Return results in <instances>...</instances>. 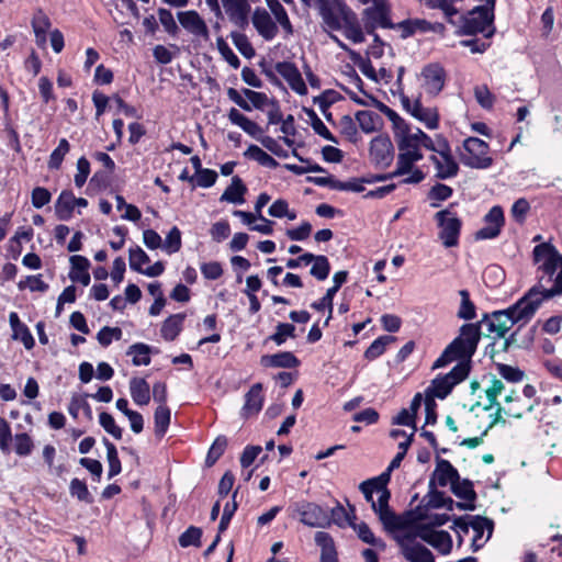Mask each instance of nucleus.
<instances>
[{"instance_id":"1","label":"nucleus","mask_w":562,"mask_h":562,"mask_svg":"<svg viewBox=\"0 0 562 562\" xmlns=\"http://www.w3.org/2000/svg\"><path fill=\"white\" fill-rule=\"evenodd\" d=\"M533 260L539 263L538 283L507 310L484 314L479 325H485L490 334L504 338L515 324L528 323L544 300L562 295V255L542 243L533 248Z\"/></svg>"},{"instance_id":"2","label":"nucleus","mask_w":562,"mask_h":562,"mask_svg":"<svg viewBox=\"0 0 562 562\" xmlns=\"http://www.w3.org/2000/svg\"><path fill=\"white\" fill-rule=\"evenodd\" d=\"M318 13L325 32L344 31L353 43L364 42L357 14L341 0H318Z\"/></svg>"},{"instance_id":"3","label":"nucleus","mask_w":562,"mask_h":562,"mask_svg":"<svg viewBox=\"0 0 562 562\" xmlns=\"http://www.w3.org/2000/svg\"><path fill=\"white\" fill-rule=\"evenodd\" d=\"M480 325L479 324H464L460 328V334L449 345V351L459 362H467L470 364L472 356L475 353L477 344L480 341Z\"/></svg>"},{"instance_id":"4","label":"nucleus","mask_w":562,"mask_h":562,"mask_svg":"<svg viewBox=\"0 0 562 562\" xmlns=\"http://www.w3.org/2000/svg\"><path fill=\"white\" fill-rule=\"evenodd\" d=\"M471 367L467 362H459L452 370L443 375L432 380L431 385L426 390V395L443 400L452 391L453 386L463 381L470 372Z\"/></svg>"},{"instance_id":"5","label":"nucleus","mask_w":562,"mask_h":562,"mask_svg":"<svg viewBox=\"0 0 562 562\" xmlns=\"http://www.w3.org/2000/svg\"><path fill=\"white\" fill-rule=\"evenodd\" d=\"M452 204L435 214L439 227V239L446 248L456 247L459 244V236L462 227L461 220L451 211Z\"/></svg>"},{"instance_id":"6","label":"nucleus","mask_w":562,"mask_h":562,"mask_svg":"<svg viewBox=\"0 0 562 562\" xmlns=\"http://www.w3.org/2000/svg\"><path fill=\"white\" fill-rule=\"evenodd\" d=\"M378 502H372V509L379 516L380 521L383 524L385 530L396 531L404 530L408 526V521L396 515L389 506L391 492L387 488L378 490Z\"/></svg>"},{"instance_id":"7","label":"nucleus","mask_w":562,"mask_h":562,"mask_svg":"<svg viewBox=\"0 0 562 562\" xmlns=\"http://www.w3.org/2000/svg\"><path fill=\"white\" fill-rule=\"evenodd\" d=\"M465 154L461 160L463 165L475 168L486 169L493 165V158L488 156V144L477 137H468L463 142Z\"/></svg>"},{"instance_id":"8","label":"nucleus","mask_w":562,"mask_h":562,"mask_svg":"<svg viewBox=\"0 0 562 562\" xmlns=\"http://www.w3.org/2000/svg\"><path fill=\"white\" fill-rule=\"evenodd\" d=\"M373 5L363 10L364 30L368 34H373L376 27L395 29V23L390 19V7L386 0H375Z\"/></svg>"},{"instance_id":"9","label":"nucleus","mask_w":562,"mask_h":562,"mask_svg":"<svg viewBox=\"0 0 562 562\" xmlns=\"http://www.w3.org/2000/svg\"><path fill=\"white\" fill-rule=\"evenodd\" d=\"M293 512L300 521L308 527L325 528L330 525L329 513L315 503L297 502L293 506Z\"/></svg>"},{"instance_id":"10","label":"nucleus","mask_w":562,"mask_h":562,"mask_svg":"<svg viewBox=\"0 0 562 562\" xmlns=\"http://www.w3.org/2000/svg\"><path fill=\"white\" fill-rule=\"evenodd\" d=\"M454 525L460 531L464 533L469 531V528H472L474 532L471 544L473 551H477L484 546L485 541L482 540L484 530L488 529L487 539L491 537L493 530L492 520L482 516L459 517L454 520Z\"/></svg>"},{"instance_id":"11","label":"nucleus","mask_w":562,"mask_h":562,"mask_svg":"<svg viewBox=\"0 0 562 562\" xmlns=\"http://www.w3.org/2000/svg\"><path fill=\"white\" fill-rule=\"evenodd\" d=\"M493 22V14L484 5L475 7L460 18V34L474 35L482 33Z\"/></svg>"},{"instance_id":"12","label":"nucleus","mask_w":562,"mask_h":562,"mask_svg":"<svg viewBox=\"0 0 562 562\" xmlns=\"http://www.w3.org/2000/svg\"><path fill=\"white\" fill-rule=\"evenodd\" d=\"M221 10L227 15L229 22L240 30L249 25L251 5L249 0H220Z\"/></svg>"},{"instance_id":"13","label":"nucleus","mask_w":562,"mask_h":562,"mask_svg":"<svg viewBox=\"0 0 562 562\" xmlns=\"http://www.w3.org/2000/svg\"><path fill=\"white\" fill-rule=\"evenodd\" d=\"M369 156L375 167L386 168L394 158V147L389 136L378 135L370 143Z\"/></svg>"},{"instance_id":"14","label":"nucleus","mask_w":562,"mask_h":562,"mask_svg":"<svg viewBox=\"0 0 562 562\" xmlns=\"http://www.w3.org/2000/svg\"><path fill=\"white\" fill-rule=\"evenodd\" d=\"M415 533L407 532L397 537V542L402 549L404 558L409 562H435V558L429 549L420 543H415Z\"/></svg>"},{"instance_id":"15","label":"nucleus","mask_w":562,"mask_h":562,"mask_svg":"<svg viewBox=\"0 0 562 562\" xmlns=\"http://www.w3.org/2000/svg\"><path fill=\"white\" fill-rule=\"evenodd\" d=\"M415 537H418L429 543L442 554H447L451 551L452 539L447 531L435 530L429 526H417Z\"/></svg>"},{"instance_id":"16","label":"nucleus","mask_w":562,"mask_h":562,"mask_svg":"<svg viewBox=\"0 0 562 562\" xmlns=\"http://www.w3.org/2000/svg\"><path fill=\"white\" fill-rule=\"evenodd\" d=\"M250 20L255 30L263 40L272 41L278 35L279 27L267 9L255 8Z\"/></svg>"},{"instance_id":"17","label":"nucleus","mask_w":562,"mask_h":562,"mask_svg":"<svg viewBox=\"0 0 562 562\" xmlns=\"http://www.w3.org/2000/svg\"><path fill=\"white\" fill-rule=\"evenodd\" d=\"M180 25L195 37L207 41L209 27L202 16L195 10L180 11L177 13Z\"/></svg>"},{"instance_id":"18","label":"nucleus","mask_w":562,"mask_h":562,"mask_svg":"<svg viewBox=\"0 0 562 562\" xmlns=\"http://www.w3.org/2000/svg\"><path fill=\"white\" fill-rule=\"evenodd\" d=\"M431 161L436 165V177L439 179H448L457 176L459 166L450 154L449 145L443 142L438 156H431Z\"/></svg>"},{"instance_id":"19","label":"nucleus","mask_w":562,"mask_h":562,"mask_svg":"<svg viewBox=\"0 0 562 562\" xmlns=\"http://www.w3.org/2000/svg\"><path fill=\"white\" fill-rule=\"evenodd\" d=\"M422 77L424 79L423 86L427 93L437 95L443 89L446 72L440 65H427L422 71Z\"/></svg>"},{"instance_id":"20","label":"nucleus","mask_w":562,"mask_h":562,"mask_svg":"<svg viewBox=\"0 0 562 562\" xmlns=\"http://www.w3.org/2000/svg\"><path fill=\"white\" fill-rule=\"evenodd\" d=\"M276 70L297 94L305 95L307 93V88L302 75L293 63H278L276 65Z\"/></svg>"},{"instance_id":"21","label":"nucleus","mask_w":562,"mask_h":562,"mask_svg":"<svg viewBox=\"0 0 562 562\" xmlns=\"http://www.w3.org/2000/svg\"><path fill=\"white\" fill-rule=\"evenodd\" d=\"M451 492L460 499L464 502L457 503V507L462 510H473L475 508L474 501L476 499V493L473 488V483L468 480H457L450 486Z\"/></svg>"},{"instance_id":"22","label":"nucleus","mask_w":562,"mask_h":562,"mask_svg":"<svg viewBox=\"0 0 562 562\" xmlns=\"http://www.w3.org/2000/svg\"><path fill=\"white\" fill-rule=\"evenodd\" d=\"M395 29L402 31V38H407L416 34L417 32H436L439 29H443V25L441 23L431 24L430 22L424 19H407L400 23H396Z\"/></svg>"},{"instance_id":"23","label":"nucleus","mask_w":562,"mask_h":562,"mask_svg":"<svg viewBox=\"0 0 562 562\" xmlns=\"http://www.w3.org/2000/svg\"><path fill=\"white\" fill-rule=\"evenodd\" d=\"M430 479H434L435 484L437 483L439 486L445 487L448 484L451 486L454 481L460 479V475L458 470L448 460L437 457L436 469Z\"/></svg>"},{"instance_id":"24","label":"nucleus","mask_w":562,"mask_h":562,"mask_svg":"<svg viewBox=\"0 0 562 562\" xmlns=\"http://www.w3.org/2000/svg\"><path fill=\"white\" fill-rule=\"evenodd\" d=\"M263 404L262 384L256 383L245 395V404L241 409L244 417H249L258 414Z\"/></svg>"},{"instance_id":"25","label":"nucleus","mask_w":562,"mask_h":562,"mask_svg":"<svg viewBox=\"0 0 562 562\" xmlns=\"http://www.w3.org/2000/svg\"><path fill=\"white\" fill-rule=\"evenodd\" d=\"M266 2L270 14L274 18V22L277 25L279 24L281 26L284 33V38L292 36L294 34V27L284 7L279 0H266Z\"/></svg>"},{"instance_id":"26","label":"nucleus","mask_w":562,"mask_h":562,"mask_svg":"<svg viewBox=\"0 0 562 562\" xmlns=\"http://www.w3.org/2000/svg\"><path fill=\"white\" fill-rule=\"evenodd\" d=\"M9 323L12 328V339L20 340L30 350L34 347V338L25 324H23L15 312L9 315Z\"/></svg>"},{"instance_id":"27","label":"nucleus","mask_w":562,"mask_h":562,"mask_svg":"<svg viewBox=\"0 0 562 562\" xmlns=\"http://www.w3.org/2000/svg\"><path fill=\"white\" fill-rule=\"evenodd\" d=\"M69 260L71 263L70 280L87 286L90 283V274L88 272L90 261L80 255H74Z\"/></svg>"},{"instance_id":"28","label":"nucleus","mask_w":562,"mask_h":562,"mask_svg":"<svg viewBox=\"0 0 562 562\" xmlns=\"http://www.w3.org/2000/svg\"><path fill=\"white\" fill-rule=\"evenodd\" d=\"M261 363L271 368L292 369L300 366V360L290 351H282L274 355L261 357Z\"/></svg>"},{"instance_id":"29","label":"nucleus","mask_w":562,"mask_h":562,"mask_svg":"<svg viewBox=\"0 0 562 562\" xmlns=\"http://www.w3.org/2000/svg\"><path fill=\"white\" fill-rule=\"evenodd\" d=\"M412 115L424 123L427 128L435 130L438 127L439 115L437 110L434 108H424L419 98L414 100Z\"/></svg>"},{"instance_id":"30","label":"nucleus","mask_w":562,"mask_h":562,"mask_svg":"<svg viewBox=\"0 0 562 562\" xmlns=\"http://www.w3.org/2000/svg\"><path fill=\"white\" fill-rule=\"evenodd\" d=\"M315 542L321 548V562H338L333 537L325 531L315 533Z\"/></svg>"},{"instance_id":"31","label":"nucleus","mask_w":562,"mask_h":562,"mask_svg":"<svg viewBox=\"0 0 562 562\" xmlns=\"http://www.w3.org/2000/svg\"><path fill=\"white\" fill-rule=\"evenodd\" d=\"M247 188L238 176L232 178V183L225 189L220 198L221 202H229L234 204H241L245 202L244 195Z\"/></svg>"},{"instance_id":"32","label":"nucleus","mask_w":562,"mask_h":562,"mask_svg":"<svg viewBox=\"0 0 562 562\" xmlns=\"http://www.w3.org/2000/svg\"><path fill=\"white\" fill-rule=\"evenodd\" d=\"M184 319V313L170 315L161 325V337L167 341H173L182 330Z\"/></svg>"},{"instance_id":"33","label":"nucleus","mask_w":562,"mask_h":562,"mask_svg":"<svg viewBox=\"0 0 562 562\" xmlns=\"http://www.w3.org/2000/svg\"><path fill=\"white\" fill-rule=\"evenodd\" d=\"M130 392L135 404L144 406L150 402V387L143 378H133L130 381Z\"/></svg>"},{"instance_id":"34","label":"nucleus","mask_w":562,"mask_h":562,"mask_svg":"<svg viewBox=\"0 0 562 562\" xmlns=\"http://www.w3.org/2000/svg\"><path fill=\"white\" fill-rule=\"evenodd\" d=\"M228 119L233 124L239 126L245 133L252 137L257 136L261 132V128L256 122L249 120L235 108L229 110Z\"/></svg>"},{"instance_id":"35","label":"nucleus","mask_w":562,"mask_h":562,"mask_svg":"<svg viewBox=\"0 0 562 562\" xmlns=\"http://www.w3.org/2000/svg\"><path fill=\"white\" fill-rule=\"evenodd\" d=\"M74 201L71 191H63L55 203V214L60 221H68L72 216Z\"/></svg>"},{"instance_id":"36","label":"nucleus","mask_w":562,"mask_h":562,"mask_svg":"<svg viewBox=\"0 0 562 562\" xmlns=\"http://www.w3.org/2000/svg\"><path fill=\"white\" fill-rule=\"evenodd\" d=\"M171 413L166 405H159L154 414L155 420V435L158 438H162L167 432L170 424Z\"/></svg>"},{"instance_id":"37","label":"nucleus","mask_w":562,"mask_h":562,"mask_svg":"<svg viewBox=\"0 0 562 562\" xmlns=\"http://www.w3.org/2000/svg\"><path fill=\"white\" fill-rule=\"evenodd\" d=\"M89 396H90V394L85 393V394L74 395L71 397L69 406H68V412L74 418L78 417L79 411H83L86 417L90 420L92 419V409H91L90 404L87 401V398Z\"/></svg>"},{"instance_id":"38","label":"nucleus","mask_w":562,"mask_h":562,"mask_svg":"<svg viewBox=\"0 0 562 562\" xmlns=\"http://www.w3.org/2000/svg\"><path fill=\"white\" fill-rule=\"evenodd\" d=\"M420 159H423V155H412L411 153L400 151L396 169L393 171V175L398 177L411 172L414 164Z\"/></svg>"},{"instance_id":"39","label":"nucleus","mask_w":562,"mask_h":562,"mask_svg":"<svg viewBox=\"0 0 562 562\" xmlns=\"http://www.w3.org/2000/svg\"><path fill=\"white\" fill-rule=\"evenodd\" d=\"M356 120L364 133H372L376 130L381 117L375 112L363 110L356 113Z\"/></svg>"},{"instance_id":"40","label":"nucleus","mask_w":562,"mask_h":562,"mask_svg":"<svg viewBox=\"0 0 562 562\" xmlns=\"http://www.w3.org/2000/svg\"><path fill=\"white\" fill-rule=\"evenodd\" d=\"M355 530L357 531L358 537L366 543L371 544L379 550L383 551L386 548L385 542L376 538L370 527L366 522H360L358 525L353 526Z\"/></svg>"},{"instance_id":"41","label":"nucleus","mask_w":562,"mask_h":562,"mask_svg":"<svg viewBox=\"0 0 562 562\" xmlns=\"http://www.w3.org/2000/svg\"><path fill=\"white\" fill-rule=\"evenodd\" d=\"M150 347L143 342H137L132 345L127 355L133 356V364L134 366H148L150 363Z\"/></svg>"},{"instance_id":"42","label":"nucleus","mask_w":562,"mask_h":562,"mask_svg":"<svg viewBox=\"0 0 562 562\" xmlns=\"http://www.w3.org/2000/svg\"><path fill=\"white\" fill-rule=\"evenodd\" d=\"M103 443L106 448V459H108V463H109L108 476H109V479H112L121 472V470H122L121 461L119 459V454H117V450H116L115 446L111 441H109L108 438H103Z\"/></svg>"},{"instance_id":"43","label":"nucleus","mask_w":562,"mask_h":562,"mask_svg":"<svg viewBox=\"0 0 562 562\" xmlns=\"http://www.w3.org/2000/svg\"><path fill=\"white\" fill-rule=\"evenodd\" d=\"M246 155L249 158L258 161L261 166H265V167H268L271 169H274L279 166L278 161L272 156L267 154L263 149H261L257 145H250L246 151Z\"/></svg>"},{"instance_id":"44","label":"nucleus","mask_w":562,"mask_h":562,"mask_svg":"<svg viewBox=\"0 0 562 562\" xmlns=\"http://www.w3.org/2000/svg\"><path fill=\"white\" fill-rule=\"evenodd\" d=\"M395 337L393 336H381L376 338L366 350L364 357L368 360H374L380 357L389 344L393 342Z\"/></svg>"},{"instance_id":"45","label":"nucleus","mask_w":562,"mask_h":562,"mask_svg":"<svg viewBox=\"0 0 562 562\" xmlns=\"http://www.w3.org/2000/svg\"><path fill=\"white\" fill-rule=\"evenodd\" d=\"M453 193V190L451 187L443 184V183H436L428 192V198L432 202L430 203L431 207H439L440 204L436 201H446L448 200Z\"/></svg>"},{"instance_id":"46","label":"nucleus","mask_w":562,"mask_h":562,"mask_svg":"<svg viewBox=\"0 0 562 562\" xmlns=\"http://www.w3.org/2000/svg\"><path fill=\"white\" fill-rule=\"evenodd\" d=\"M70 145L66 138L59 140L58 146L53 150L48 160L49 169H59L65 156L69 153Z\"/></svg>"},{"instance_id":"47","label":"nucleus","mask_w":562,"mask_h":562,"mask_svg":"<svg viewBox=\"0 0 562 562\" xmlns=\"http://www.w3.org/2000/svg\"><path fill=\"white\" fill-rule=\"evenodd\" d=\"M313 266L310 273L317 280H325L330 272V265L328 258L324 255H314Z\"/></svg>"},{"instance_id":"48","label":"nucleus","mask_w":562,"mask_h":562,"mask_svg":"<svg viewBox=\"0 0 562 562\" xmlns=\"http://www.w3.org/2000/svg\"><path fill=\"white\" fill-rule=\"evenodd\" d=\"M461 304L458 311V317L465 321H471L475 317V305L470 300V293L468 290H460Z\"/></svg>"},{"instance_id":"49","label":"nucleus","mask_w":562,"mask_h":562,"mask_svg":"<svg viewBox=\"0 0 562 562\" xmlns=\"http://www.w3.org/2000/svg\"><path fill=\"white\" fill-rule=\"evenodd\" d=\"M350 59L359 67L361 72L369 79L378 82V72L369 58H363L357 52H350Z\"/></svg>"},{"instance_id":"50","label":"nucleus","mask_w":562,"mask_h":562,"mask_svg":"<svg viewBox=\"0 0 562 562\" xmlns=\"http://www.w3.org/2000/svg\"><path fill=\"white\" fill-rule=\"evenodd\" d=\"M294 156H296L300 159V161L305 164L304 166H299V165H294V164H286L284 166L285 169L293 172L294 175L300 176V175H304L307 172H325V169L322 166H319L318 164H313V162H311V160L300 157L296 154V151H294Z\"/></svg>"},{"instance_id":"51","label":"nucleus","mask_w":562,"mask_h":562,"mask_svg":"<svg viewBox=\"0 0 562 562\" xmlns=\"http://www.w3.org/2000/svg\"><path fill=\"white\" fill-rule=\"evenodd\" d=\"M231 37L234 45L243 56L246 58H251L255 56V48L245 34L239 32H232Z\"/></svg>"},{"instance_id":"52","label":"nucleus","mask_w":562,"mask_h":562,"mask_svg":"<svg viewBox=\"0 0 562 562\" xmlns=\"http://www.w3.org/2000/svg\"><path fill=\"white\" fill-rule=\"evenodd\" d=\"M227 447V438L225 436H218L213 445L211 446L205 463L207 467H212L224 453L225 449Z\"/></svg>"},{"instance_id":"53","label":"nucleus","mask_w":562,"mask_h":562,"mask_svg":"<svg viewBox=\"0 0 562 562\" xmlns=\"http://www.w3.org/2000/svg\"><path fill=\"white\" fill-rule=\"evenodd\" d=\"M201 537L202 529L199 527L190 526L184 532L180 535L179 544L182 548H188L190 546L200 547Z\"/></svg>"},{"instance_id":"54","label":"nucleus","mask_w":562,"mask_h":562,"mask_svg":"<svg viewBox=\"0 0 562 562\" xmlns=\"http://www.w3.org/2000/svg\"><path fill=\"white\" fill-rule=\"evenodd\" d=\"M295 337V326L289 323H279L276 327V333L269 339L274 341L278 346L285 342L288 338Z\"/></svg>"},{"instance_id":"55","label":"nucleus","mask_w":562,"mask_h":562,"mask_svg":"<svg viewBox=\"0 0 562 562\" xmlns=\"http://www.w3.org/2000/svg\"><path fill=\"white\" fill-rule=\"evenodd\" d=\"M69 492L72 497H77L80 502H86L88 504L93 502V498L87 487V484L79 479L71 480L69 485Z\"/></svg>"},{"instance_id":"56","label":"nucleus","mask_w":562,"mask_h":562,"mask_svg":"<svg viewBox=\"0 0 562 562\" xmlns=\"http://www.w3.org/2000/svg\"><path fill=\"white\" fill-rule=\"evenodd\" d=\"M159 22L161 23L164 30L171 36H177L179 33V26L173 19V15L170 10L165 8H159L158 11Z\"/></svg>"},{"instance_id":"57","label":"nucleus","mask_w":562,"mask_h":562,"mask_svg":"<svg viewBox=\"0 0 562 562\" xmlns=\"http://www.w3.org/2000/svg\"><path fill=\"white\" fill-rule=\"evenodd\" d=\"M504 391V383L495 376L491 381V385L485 390L488 403L483 406L484 411L492 409L497 404V396Z\"/></svg>"},{"instance_id":"58","label":"nucleus","mask_w":562,"mask_h":562,"mask_svg":"<svg viewBox=\"0 0 562 562\" xmlns=\"http://www.w3.org/2000/svg\"><path fill=\"white\" fill-rule=\"evenodd\" d=\"M429 502L428 505L435 508L443 507L448 503L450 506L453 504L452 498L446 497L443 492H440L436 488V484L434 479L429 480Z\"/></svg>"},{"instance_id":"59","label":"nucleus","mask_w":562,"mask_h":562,"mask_svg":"<svg viewBox=\"0 0 562 562\" xmlns=\"http://www.w3.org/2000/svg\"><path fill=\"white\" fill-rule=\"evenodd\" d=\"M150 261L148 255L139 247L130 249V267L132 270L142 273V267Z\"/></svg>"},{"instance_id":"60","label":"nucleus","mask_w":562,"mask_h":562,"mask_svg":"<svg viewBox=\"0 0 562 562\" xmlns=\"http://www.w3.org/2000/svg\"><path fill=\"white\" fill-rule=\"evenodd\" d=\"M425 3L430 9H440L448 22L454 23L452 18L457 15L459 11L451 4V0H425Z\"/></svg>"},{"instance_id":"61","label":"nucleus","mask_w":562,"mask_h":562,"mask_svg":"<svg viewBox=\"0 0 562 562\" xmlns=\"http://www.w3.org/2000/svg\"><path fill=\"white\" fill-rule=\"evenodd\" d=\"M236 496H237V490L233 493L232 503H227L224 506L223 515L221 517L220 525H218L220 533L224 532L228 528L232 517L234 516L235 512L238 508V504L236 502Z\"/></svg>"},{"instance_id":"62","label":"nucleus","mask_w":562,"mask_h":562,"mask_svg":"<svg viewBox=\"0 0 562 562\" xmlns=\"http://www.w3.org/2000/svg\"><path fill=\"white\" fill-rule=\"evenodd\" d=\"M99 423L103 429L115 439H121L123 429L115 424L113 416L106 412H102L99 416Z\"/></svg>"},{"instance_id":"63","label":"nucleus","mask_w":562,"mask_h":562,"mask_svg":"<svg viewBox=\"0 0 562 562\" xmlns=\"http://www.w3.org/2000/svg\"><path fill=\"white\" fill-rule=\"evenodd\" d=\"M181 245V232L173 226L166 236L162 247L168 254H173L180 250Z\"/></svg>"},{"instance_id":"64","label":"nucleus","mask_w":562,"mask_h":562,"mask_svg":"<svg viewBox=\"0 0 562 562\" xmlns=\"http://www.w3.org/2000/svg\"><path fill=\"white\" fill-rule=\"evenodd\" d=\"M14 441L15 452L21 457L29 456L34 448L33 440L26 432L16 434L14 436Z\"/></svg>"}]
</instances>
